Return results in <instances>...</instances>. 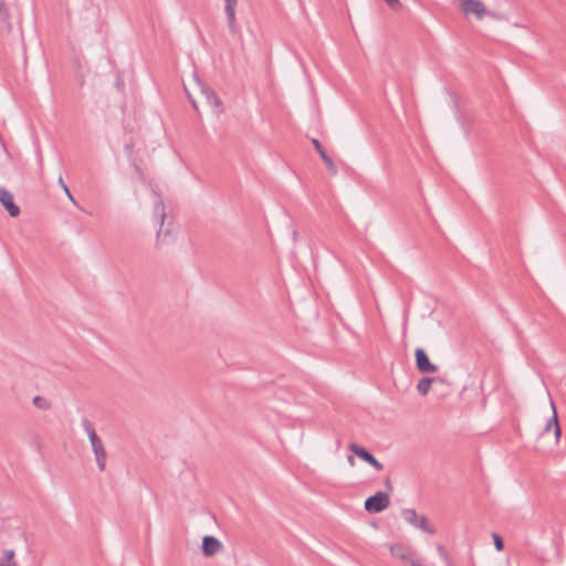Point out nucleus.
<instances>
[{
  "instance_id": "obj_20",
  "label": "nucleus",
  "mask_w": 566,
  "mask_h": 566,
  "mask_svg": "<svg viewBox=\"0 0 566 566\" xmlns=\"http://www.w3.org/2000/svg\"><path fill=\"white\" fill-rule=\"evenodd\" d=\"M492 537H493V541H494V546H495V549L501 552L504 549V542L502 539V537L496 534V533H493L492 534Z\"/></svg>"
},
{
  "instance_id": "obj_26",
  "label": "nucleus",
  "mask_w": 566,
  "mask_h": 566,
  "mask_svg": "<svg viewBox=\"0 0 566 566\" xmlns=\"http://www.w3.org/2000/svg\"><path fill=\"white\" fill-rule=\"evenodd\" d=\"M237 6H224V13H235Z\"/></svg>"
},
{
  "instance_id": "obj_22",
  "label": "nucleus",
  "mask_w": 566,
  "mask_h": 566,
  "mask_svg": "<svg viewBox=\"0 0 566 566\" xmlns=\"http://www.w3.org/2000/svg\"><path fill=\"white\" fill-rule=\"evenodd\" d=\"M124 150L126 151L128 158H132L133 151H134V143L130 140L129 143H126L124 145Z\"/></svg>"
},
{
  "instance_id": "obj_18",
  "label": "nucleus",
  "mask_w": 566,
  "mask_h": 566,
  "mask_svg": "<svg viewBox=\"0 0 566 566\" xmlns=\"http://www.w3.org/2000/svg\"><path fill=\"white\" fill-rule=\"evenodd\" d=\"M437 551L440 555V557L446 562L448 566L451 565L449 553L447 552L446 547L443 545H438Z\"/></svg>"
},
{
  "instance_id": "obj_3",
  "label": "nucleus",
  "mask_w": 566,
  "mask_h": 566,
  "mask_svg": "<svg viewBox=\"0 0 566 566\" xmlns=\"http://www.w3.org/2000/svg\"><path fill=\"white\" fill-rule=\"evenodd\" d=\"M195 81L200 88L201 95L205 97L208 105L212 107V111L216 114L223 113V104L218 94L212 90L208 84L199 78V76L195 73Z\"/></svg>"
},
{
  "instance_id": "obj_16",
  "label": "nucleus",
  "mask_w": 566,
  "mask_h": 566,
  "mask_svg": "<svg viewBox=\"0 0 566 566\" xmlns=\"http://www.w3.org/2000/svg\"><path fill=\"white\" fill-rule=\"evenodd\" d=\"M13 557H14L13 549L4 551L3 558H0V566H17V563L14 560H12Z\"/></svg>"
},
{
  "instance_id": "obj_15",
  "label": "nucleus",
  "mask_w": 566,
  "mask_h": 566,
  "mask_svg": "<svg viewBox=\"0 0 566 566\" xmlns=\"http://www.w3.org/2000/svg\"><path fill=\"white\" fill-rule=\"evenodd\" d=\"M32 402L34 407L41 410H49L52 407L51 402L42 396H35Z\"/></svg>"
},
{
  "instance_id": "obj_23",
  "label": "nucleus",
  "mask_w": 566,
  "mask_h": 566,
  "mask_svg": "<svg viewBox=\"0 0 566 566\" xmlns=\"http://www.w3.org/2000/svg\"><path fill=\"white\" fill-rule=\"evenodd\" d=\"M554 436H555L556 442H558L559 439H560V436H562V429H560V426H559L558 421L556 422V424L554 427Z\"/></svg>"
},
{
  "instance_id": "obj_8",
  "label": "nucleus",
  "mask_w": 566,
  "mask_h": 566,
  "mask_svg": "<svg viewBox=\"0 0 566 566\" xmlns=\"http://www.w3.org/2000/svg\"><path fill=\"white\" fill-rule=\"evenodd\" d=\"M390 553L394 557L409 563L410 566H422L420 560L412 558V552L402 544H391L389 546Z\"/></svg>"
},
{
  "instance_id": "obj_2",
  "label": "nucleus",
  "mask_w": 566,
  "mask_h": 566,
  "mask_svg": "<svg viewBox=\"0 0 566 566\" xmlns=\"http://www.w3.org/2000/svg\"><path fill=\"white\" fill-rule=\"evenodd\" d=\"M153 193L156 197L154 202V219L159 223V229L157 231V239L159 240L161 237H167L170 234V228L164 230V223L166 219V207L164 203V199L159 193L157 187L153 188Z\"/></svg>"
},
{
  "instance_id": "obj_30",
  "label": "nucleus",
  "mask_w": 566,
  "mask_h": 566,
  "mask_svg": "<svg viewBox=\"0 0 566 566\" xmlns=\"http://www.w3.org/2000/svg\"><path fill=\"white\" fill-rule=\"evenodd\" d=\"M347 461L349 462L350 465H354V463H355L354 455H348Z\"/></svg>"
},
{
  "instance_id": "obj_31",
  "label": "nucleus",
  "mask_w": 566,
  "mask_h": 566,
  "mask_svg": "<svg viewBox=\"0 0 566 566\" xmlns=\"http://www.w3.org/2000/svg\"><path fill=\"white\" fill-rule=\"evenodd\" d=\"M124 86V83L122 81H118L117 82V87H123Z\"/></svg>"
},
{
  "instance_id": "obj_5",
  "label": "nucleus",
  "mask_w": 566,
  "mask_h": 566,
  "mask_svg": "<svg viewBox=\"0 0 566 566\" xmlns=\"http://www.w3.org/2000/svg\"><path fill=\"white\" fill-rule=\"evenodd\" d=\"M401 515L405 521L412 526L418 527L428 534H434L436 528L428 524V518L424 515H418L415 509H403Z\"/></svg>"
},
{
  "instance_id": "obj_29",
  "label": "nucleus",
  "mask_w": 566,
  "mask_h": 566,
  "mask_svg": "<svg viewBox=\"0 0 566 566\" xmlns=\"http://www.w3.org/2000/svg\"><path fill=\"white\" fill-rule=\"evenodd\" d=\"M238 0H224V6H237Z\"/></svg>"
},
{
  "instance_id": "obj_28",
  "label": "nucleus",
  "mask_w": 566,
  "mask_h": 566,
  "mask_svg": "<svg viewBox=\"0 0 566 566\" xmlns=\"http://www.w3.org/2000/svg\"><path fill=\"white\" fill-rule=\"evenodd\" d=\"M77 82H78V85L80 86H83L84 85V75L83 74H77Z\"/></svg>"
},
{
  "instance_id": "obj_27",
  "label": "nucleus",
  "mask_w": 566,
  "mask_h": 566,
  "mask_svg": "<svg viewBox=\"0 0 566 566\" xmlns=\"http://www.w3.org/2000/svg\"><path fill=\"white\" fill-rule=\"evenodd\" d=\"M385 486H386L388 493H390L392 491V484H391L390 478H387L385 480Z\"/></svg>"
},
{
  "instance_id": "obj_21",
  "label": "nucleus",
  "mask_w": 566,
  "mask_h": 566,
  "mask_svg": "<svg viewBox=\"0 0 566 566\" xmlns=\"http://www.w3.org/2000/svg\"><path fill=\"white\" fill-rule=\"evenodd\" d=\"M389 8H391L392 10L397 11V10H400L402 8V3L400 2V0H384Z\"/></svg>"
},
{
  "instance_id": "obj_14",
  "label": "nucleus",
  "mask_w": 566,
  "mask_h": 566,
  "mask_svg": "<svg viewBox=\"0 0 566 566\" xmlns=\"http://www.w3.org/2000/svg\"><path fill=\"white\" fill-rule=\"evenodd\" d=\"M226 18H227V25H228L229 33L233 36L240 35V29H239V25L237 22L235 13L234 12L227 13Z\"/></svg>"
},
{
  "instance_id": "obj_17",
  "label": "nucleus",
  "mask_w": 566,
  "mask_h": 566,
  "mask_svg": "<svg viewBox=\"0 0 566 566\" xmlns=\"http://www.w3.org/2000/svg\"><path fill=\"white\" fill-rule=\"evenodd\" d=\"M551 406L553 408V416L548 419V421L543 430V433L548 432L552 428L554 429L556 422L558 421L557 411H556V408H555V405L553 401H551Z\"/></svg>"
},
{
  "instance_id": "obj_13",
  "label": "nucleus",
  "mask_w": 566,
  "mask_h": 566,
  "mask_svg": "<svg viewBox=\"0 0 566 566\" xmlns=\"http://www.w3.org/2000/svg\"><path fill=\"white\" fill-rule=\"evenodd\" d=\"M0 18L2 23L6 25L8 32H11L12 24H11V17L8 10V7L3 0H0Z\"/></svg>"
},
{
  "instance_id": "obj_12",
  "label": "nucleus",
  "mask_w": 566,
  "mask_h": 566,
  "mask_svg": "<svg viewBox=\"0 0 566 566\" xmlns=\"http://www.w3.org/2000/svg\"><path fill=\"white\" fill-rule=\"evenodd\" d=\"M436 380L433 377H422L417 384V391L420 396L428 395L432 382Z\"/></svg>"
},
{
  "instance_id": "obj_11",
  "label": "nucleus",
  "mask_w": 566,
  "mask_h": 566,
  "mask_svg": "<svg viewBox=\"0 0 566 566\" xmlns=\"http://www.w3.org/2000/svg\"><path fill=\"white\" fill-rule=\"evenodd\" d=\"M312 144L315 148V150L318 153V155L321 156L322 160L324 161L327 170L333 175L335 176L337 174V167L335 166L333 159L331 158V156L327 154V151L325 150V148L323 147V145L321 144V142L317 139V138H312Z\"/></svg>"
},
{
  "instance_id": "obj_7",
  "label": "nucleus",
  "mask_w": 566,
  "mask_h": 566,
  "mask_svg": "<svg viewBox=\"0 0 566 566\" xmlns=\"http://www.w3.org/2000/svg\"><path fill=\"white\" fill-rule=\"evenodd\" d=\"M349 450L358 457L364 462L370 464L373 468H375L377 471H381L384 469L382 463H380L373 453H370L366 448L357 444V443H350L348 446Z\"/></svg>"
},
{
  "instance_id": "obj_24",
  "label": "nucleus",
  "mask_w": 566,
  "mask_h": 566,
  "mask_svg": "<svg viewBox=\"0 0 566 566\" xmlns=\"http://www.w3.org/2000/svg\"><path fill=\"white\" fill-rule=\"evenodd\" d=\"M185 91H186V93H187L188 98L190 99V103H191L192 107L195 108V111H196V112H198V111H199V108H198V104H197L196 99H195V98L192 97V95L188 92V90H187V87H186V86H185Z\"/></svg>"
},
{
  "instance_id": "obj_10",
  "label": "nucleus",
  "mask_w": 566,
  "mask_h": 566,
  "mask_svg": "<svg viewBox=\"0 0 566 566\" xmlns=\"http://www.w3.org/2000/svg\"><path fill=\"white\" fill-rule=\"evenodd\" d=\"M0 202L10 217L15 218L20 214V208L15 205L13 195L4 188H0Z\"/></svg>"
},
{
  "instance_id": "obj_6",
  "label": "nucleus",
  "mask_w": 566,
  "mask_h": 566,
  "mask_svg": "<svg viewBox=\"0 0 566 566\" xmlns=\"http://www.w3.org/2000/svg\"><path fill=\"white\" fill-rule=\"evenodd\" d=\"M416 368L421 374H433L438 370V366L431 363L427 352L422 347L415 349Z\"/></svg>"
},
{
  "instance_id": "obj_1",
  "label": "nucleus",
  "mask_w": 566,
  "mask_h": 566,
  "mask_svg": "<svg viewBox=\"0 0 566 566\" xmlns=\"http://www.w3.org/2000/svg\"><path fill=\"white\" fill-rule=\"evenodd\" d=\"M81 424L90 439L97 467L101 471H104L106 464V451L104 444L101 438L97 436L92 422L87 418H82Z\"/></svg>"
},
{
  "instance_id": "obj_9",
  "label": "nucleus",
  "mask_w": 566,
  "mask_h": 566,
  "mask_svg": "<svg viewBox=\"0 0 566 566\" xmlns=\"http://www.w3.org/2000/svg\"><path fill=\"white\" fill-rule=\"evenodd\" d=\"M223 548L222 543L212 535L202 537L201 549L205 557H212Z\"/></svg>"
},
{
  "instance_id": "obj_25",
  "label": "nucleus",
  "mask_w": 566,
  "mask_h": 566,
  "mask_svg": "<svg viewBox=\"0 0 566 566\" xmlns=\"http://www.w3.org/2000/svg\"><path fill=\"white\" fill-rule=\"evenodd\" d=\"M133 167H134L136 174L138 175L139 179L144 180L145 179L144 178V172H143L140 166H138L136 163H133Z\"/></svg>"
},
{
  "instance_id": "obj_4",
  "label": "nucleus",
  "mask_w": 566,
  "mask_h": 566,
  "mask_svg": "<svg viewBox=\"0 0 566 566\" xmlns=\"http://www.w3.org/2000/svg\"><path fill=\"white\" fill-rule=\"evenodd\" d=\"M390 505L388 492L377 491L365 500L364 509L366 512L375 514L385 511Z\"/></svg>"
},
{
  "instance_id": "obj_19",
  "label": "nucleus",
  "mask_w": 566,
  "mask_h": 566,
  "mask_svg": "<svg viewBox=\"0 0 566 566\" xmlns=\"http://www.w3.org/2000/svg\"><path fill=\"white\" fill-rule=\"evenodd\" d=\"M59 184L61 185V187L63 188L65 195L67 196V198L75 205L77 206V202L76 200L74 199L72 192L70 191L69 187L65 185V182L63 181L62 177L59 178Z\"/></svg>"
},
{
  "instance_id": "obj_32",
  "label": "nucleus",
  "mask_w": 566,
  "mask_h": 566,
  "mask_svg": "<svg viewBox=\"0 0 566 566\" xmlns=\"http://www.w3.org/2000/svg\"><path fill=\"white\" fill-rule=\"evenodd\" d=\"M20 535H21V537L25 536L24 532H20Z\"/></svg>"
}]
</instances>
